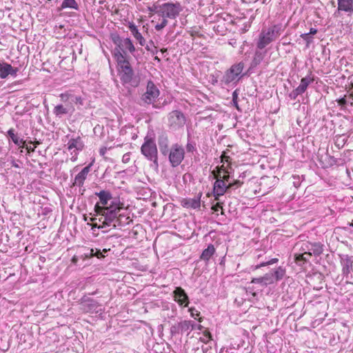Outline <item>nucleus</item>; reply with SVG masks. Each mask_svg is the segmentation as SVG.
<instances>
[{
  "label": "nucleus",
  "instance_id": "obj_1",
  "mask_svg": "<svg viewBox=\"0 0 353 353\" xmlns=\"http://www.w3.org/2000/svg\"><path fill=\"white\" fill-rule=\"evenodd\" d=\"M114 59L118 65L121 83L132 88L138 87L141 82L140 76L134 72L127 57L119 50H116Z\"/></svg>",
  "mask_w": 353,
  "mask_h": 353
},
{
  "label": "nucleus",
  "instance_id": "obj_2",
  "mask_svg": "<svg viewBox=\"0 0 353 353\" xmlns=\"http://www.w3.org/2000/svg\"><path fill=\"white\" fill-rule=\"evenodd\" d=\"M123 203L119 199L112 200L109 206L95 205L94 210L97 215L101 216L99 221L104 225L112 226L117 222L118 214L123 210Z\"/></svg>",
  "mask_w": 353,
  "mask_h": 353
},
{
  "label": "nucleus",
  "instance_id": "obj_3",
  "mask_svg": "<svg viewBox=\"0 0 353 353\" xmlns=\"http://www.w3.org/2000/svg\"><path fill=\"white\" fill-rule=\"evenodd\" d=\"M285 28L281 23L270 26L268 28H263L259 36L256 43L257 48L262 50L272 41H275L284 31Z\"/></svg>",
  "mask_w": 353,
  "mask_h": 353
},
{
  "label": "nucleus",
  "instance_id": "obj_4",
  "mask_svg": "<svg viewBox=\"0 0 353 353\" xmlns=\"http://www.w3.org/2000/svg\"><path fill=\"white\" fill-rule=\"evenodd\" d=\"M141 152L147 160L152 162V167L155 169L159 168L158 150L153 137L146 136L144 138V142L141 147Z\"/></svg>",
  "mask_w": 353,
  "mask_h": 353
},
{
  "label": "nucleus",
  "instance_id": "obj_5",
  "mask_svg": "<svg viewBox=\"0 0 353 353\" xmlns=\"http://www.w3.org/2000/svg\"><path fill=\"white\" fill-rule=\"evenodd\" d=\"M244 68V63L239 62L238 63L232 65L230 69H228L223 76L221 82L225 85H228L231 83H236L245 74H241Z\"/></svg>",
  "mask_w": 353,
  "mask_h": 353
},
{
  "label": "nucleus",
  "instance_id": "obj_6",
  "mask_svg": "<svg viewBox=\"0 0 353 353\" xmlns=\"http://www.w3.org/2000/svg\"><path fill=\"white\" fill-rule=\"evenodd\" d=\"M167 157L172 167L179 166L185 157V150L183 146L179 143L173 144Z\"/></svg>",
  "mask_w": 353,
  "mask_h": 353
},
{
  "label": "nucleus",
  "instance_id": "obj_7",
  "mask_svg": "<svg viewBox=\"0 0 353 353\" xmlns=\"http://www.w3.org/2000/svg\"><path fill=\"white\" fill-rule=\"evenodd\" d=\"M185 123L186 117L180 110H172L168 115V125L171 130H179L183 128Z\"/></svg>",
  "mask_w": 353,
  "mask_h": 353
},
{
  "label": "nucleus",
  "instance_id": "obj_8",
  "mask_svg": "<svg viewBox=\"0 0 353 353\" xmlns=\"http://www.w3.org/2000/svg\"><path fill=\"white\" fill-rule=\"evenodd\" d=\"M180 3H165L161 5L159 16L163 18L176 19L181 11Z\"/></svg>",
  "mask_w": 353,
  "mask_h": 353
},
{
  "label": "nucleus",
  "instance_id": "obj_9",
  "mask_svg": "<svg viewBox=\"0 0 353 353\" xmlns=\"http://www.w3.org/2000/svg\"><path fill=\"white\" fill-rule=\"evenodd\" d=\"M160 94L159 90L152 81H148L146 91L141 97V105H150L154 103Z\"/></svg>",
  "mask_w": 353,
  "mask_h": 353
},
{
  "label": "nucleus",
  "instance_id": "obj_10",
  "mask_svg": "<svg viewBox=\"0 0 353 353\" xmlns=\"http://www.w3.org/2000/svg\"><path fill=\"white\" fill-rule=\"evenodd\" d=\"M196 327H198L199 330H201V325H197L193 321L185 320L172 325L170 328V332L172 335L179 334H183L184 333H187V334L188 335L190 332L192 330L196 329Z\"/></svg>",
  "mask_w": 353,
  "mask_h": 353
},
{
  "label": "nucleus",
  "instance_id": "obj_11",
  "mask_svg": "<svg viewBox=\"0 0 353 353\" xmlns=\"http://www.w3.org/2000/svg\"><path fill=\"white\" fill-rule=\"evenodd\" d=\"M80 309L85 313L101 314L104 311V309L97 301L86 296L81 299Z\"/></svg>",
  "mask_w": 353,
  "mask_h": 353
},
{
  "label": "nucleus",
  "instance_id": "obj_12",
  "mask_svg": "<svg viewBox=\"0 0 353 353\" xmlns=\"http://www.w3.org/2000/svg\"><path fill=\"white\" fill-rule=\"evenodd\" d=\"M337 10L334 13L335 17H341L343 13L348 17L353 15V0H337Z\"/></svg>",
  "mask_w": 353,
  "mask_h": 353
},
{
  "label": "nucleus",
  "instance_id": "obj_13",
  "mask_svg": "<svg viewBox=\"0 0 353 353\" xmlns=\"http://www.w3.org/2000/svg\"><path fill=\"white\" fill-rule=\"evenodd\" d=\"M84 148V143L80 137L70 139L68 143V150L70 151L71 160L75 161L77 159L78 154Z\"/></svg>",
  "mask_w": 353,
  "mask_h": 353
},
{
  "label": "nucleus",
  "instance_id": "obj_14",
  "mask_svg": "<svg viewBox=\"0 0 353 353\" xmlns=\"http://www.w3.org/2000/svg\"><path fill=\"white\" fill-rule=\"evenodd\" d=\"M212 174L214 175L216 181L213 185L214 195L216 196V199H218V196L223 195L227 190L229 189L228 185L224 182V180L221 179V174H215V171H212Z\"/></svg>",
  "mask_w": 353,
  "mask_h": 353
},
{
  "label": "nucleus",
  "instance_id": "obj_15",
  "mask_svg": "<svg viewBox=\"0 0 353 353\" xmlns=\"http://www.w3.org/2000/svg\"><path fill=\"white\" fill-rule=\"evenodd\" d=\"M83 252L82 253H79V255H75L72 257V261L74 263H77L79 259H80L84 260L85 259H89L92 256H97L99 259L103 257V255L101 250L97 248H83Z\"/></svg>",
  "mask_w": 353,
  "mask_h": 353
},
{
  "label": "nucleus",
  "instance_id": "obj_16",
  "mask_svg": "<svg viewBox=\"0 0 353 353\" xmlns=\"http://www.w3.org/2000/svg\"><path fill=\"white\" fill-rule=\"evenodd\" d=\"M157 143L161 154L164 157H167L170 148L168 134L166 132L162 131L159 134Z\"/></svg>",
  "mask_w": 353,
  "mask_h": 353
},
{
  "label": "nucleus",
  "instance_id": "obj_17",
  "mask_svg": "<svg viewBox=\"0 0 353 353\" xmlns=\"http://www.w3.org/2000/svg\"><path fill=\"white\" fill-rule=\"evenodd\" d=\"M342 265V274L347 279L353 270V259L347 254L339 255Z\"/></svg>",
  "mask_w": 353,
  "mask_h": 353
},
{
  "label": "nucleus",
  "instance_id": "obj_18",
  "mask_svg": "<svg viewBox=\"0 0 353 353\" xmlns=\"http://www.w3.org/2000/svg\"><path fill=\"white\" fill-rule=\"evenodd\" d=\"M174 301L182 307H188L189 297L185 290L181 287H176L173 291Z\"/></svg>",
  "mask_w": 353,
  "mask_h": 353
},
{
  "label": "nucleus",
  "instance_id": "obj_19",
  "mask_svg": "<svg viewBox=\"0 0 353 353\" xmlns=\"http://www.w3.org/2000/svg\"><path fill=\"white\" fill-rule=\"evenodd\" d=\"M18 68H14L10 64L0 61V77L6 79L9 74L15 77L17 76Z\"/></svg>",
  "mask_w": 353,
  "mask_h": 353
},
{
  "label": "nucleus",
  "instance_id": "obj_20",
  "mask_svg": "<svg viewBox=\"0 0 353 353\" xmlns=\"http://www.w3.org/2000/svg\"><path fill=\"white\" fill-rule=\"evenodd\" d=\"M92 165V163H90L88 165H86L75 176L74 181V182L72 183V185L74 186V185H77V186H79V187L83 186V185L84 183V181L86 179L88 173L90 172V169H91Z\"/></svg>",
  "mask_w": 353,
  "mask_h": 353
},
{
  "label": "nucleus",
  "instance_id": "obj_21",
  "mask_svg": "<svg viewBox=\"0 0 353 353\" xmlns=\"http://www.w3.org/2000/svg\"><path fill=\"white\" fill-rule=\"evenodd\" d=\"M201 195L202 193L200 192L197 196H195L194 198L184 199L181 201V205L184 208L198 209L201 206Z\"/></svg>",
  "mask_w": 353,
  "mask_h": 353
},
{
  "label": "nucleus",
  "instance_id": "obj_22",
  "mask_svg": "<svg viewBox=\"0 0 353 353\" xmlns=\"http://www.w3.org/2000/svg\"><path fill=\"white\" fill-rule=\"evenodd\" d=\"M95 195L99 197V202L96 203V205H99V206H109L108 202L114 199L113 198L112 194L108 190H101L99 192H95Z\"/></svg>",
  "mask_w": 353,
  "mask_h": 353
},
{
  "label": "nucleus",
  "instance_id": "obj_23",
  "mask_svg": "<svg viewBox=\"0 0 353 353\" xmlns=\"http://www.w3.org/2000/svg\"><path fill=\"white\" fill-rule=\"evenodd\" d=\"M216 253V248L214 245L212 243L208 245L207 248L204 249L200 255V260L205 262L207 265L208 264L210 259L213 256V255Z\"/></svg>",
  "mask_w": 353,
  "mask_h": 353
},
{
  "label": "nucleus",
  "instance_id": "obj_24",
  "mask_svg": "<svg viewBox=\"0 0 353 353\" xmlns=\"http://www.w3.org/2000/svg\"><path fill=\"white\" fill-rule=\"evenodd\" d=\"M125 50H129V52L131 53H132L135 51V48H134L131 39L129 38L123 39V43L121 44V47L120 49H119L117 48H115L114 49L113 52H112L113 56L114 57L115 51L119 50L120 52L123 54L127 57L126 53L125 52Z\"/></svg>",
  "mask_w": 353,
  "mask_h": 353
},
{
  "label": "nucleus",
  "instance_id": "obj_25",
  "mask_svg": "<svg viewBox=\"0 0 353 353\" xmlns=\"http://www.w3.org/2000/svg\"><path fill=\"white\" fill-rule=\"evenodd\" d=\"M132 222V219L127 214L123 212H119L117 219V222L114 223L113 228H121Z\"/></svg>",
  "mask_w": 353,
  "mask_h": 353
},
{
  "label": "nucleus",
  "instance_id": "obj_26",
  "mask_svg": "<svg viewBox=\"0 0 353 353\" xmlns=\"http://www.w3.org/2000/svg\"><path fill=\"white\" fill-rule=\"evenodd\" d=\"M8 136L12 140V141L17 146L20 148L25 147V141L21 139L18 134L14 132V130L13 128H10L8 132Z\"/></svg>",
  "mask_w": 353,
  "mask_h": 353
},
{
  "label": "nucleus",
  "instance_id": "obj_27",
  "mask_svg": "<svg viewBox=\"0 0 353 353\" xmlns=\"http://www.w3.org/2000/svg\"><path fill=\"white\" fill-rule=\"evenodd\" d=\"M311 74L312 72H310V74L302 78L299 85L296 88L302 94L306 91L308 85L314 81V77H311Z\"/></svg>",
  "mask_w": 353,
  "mask_h": 353
},
{
  "label": "nucleus",
  "instance_id": "obj_28",
  "mask_svg": "<svg viewBox=\"0 0 353 353\" xmlns=\"http://www.w3.org/2000/svg\"><path fill=\"white\" fill-rule=\"evenodd\" d=\"M312 256V252H305L303 254H296L294 255L295 261L299 266H303L309 261L310 257Z\"/></svg>",
  "mask_w": 353,
  "mask_h": 353
},
{
  "label": "nucleus",
  "instance_id": "obj_29",
  "mask_svg": "<svg viewBox=\"0 0 353 353\" xmlns=\"http://www.w3.org/2000/svg\"><path fill=\"white\" fill-rule=\"evenodd\" d=\"M129 28L134 37L139 41V44L142 46H145V40L141 35V34L139 32L137 26L134 23H131L129 26Z\"/></svg>",
  "mask_w": 353,
  "mask_h": 353
},
{
  "label": "nucleus",
  "instance_id": "obj_30",
  "mask_svg": "<svg viewBox=\"0 0 353 353\" xmlns=\"http://www.w3.org/2000/svg\"><path fill=\"white\" fill-rule=\"evenodd\" d=\"M308 250L315 256H319L323 251V245L320 243H312L311 244V248H308Z\"/></svg>",
  "mask_w": 353,
  "mask_h": 353
},
{
  "label": "nucleus",
  "instance_id": "obj_31",
  "mask_svg": "<svg viewBox=\"0 0 353 353\" xmlns=\"http://www.w3.org/2000/svg\"><path fill=\"white\" fill-rule=\"evenodd\" d=\"M61 9H65V8H72L74 10H78L79 6L75 0H63L61 6Z\"/></svg>",
  "mask_w": 353,
  "mask_h": 353
},
{
  "label": "nucleus",
  "instance_id": "obj_32",
  "mask_svg": "<svg viewBox=\"0 0 353 353\" xmlns=\"http://www.w3.org/2000/svg\"><path fill=\"white\" fill-rule=\"evenodd\" d=\"M68 109L61 104L56 105L53 110V113L57 117H61L62 115L68 114Z\"/></svg>",
  "mask_w": 353,
  "mask_h": 353
},
{
  "label": "nucleus",
  "instance_id": "obj_33",
  "mask_svg": "<svg viewBox=\"0 0 353 353\" xmlns=\"http://www.w3.org/2000/svg\"><path fill=\"white\" fill-rule=\"evenodd\" d=\"M263 59V54L259 51H256L254 58L251 62V68H255L261 63Z\"/></svg>",
  "mask_w": 353,
  "mask_h": 353
},
{
  "label": "nucleus",
  "instance_id": "obj_34",
  "mask_svg": "<svg viewBox=\"0 0 353 353\" xmlns=\"http://www.w3.org/2000/svg\"><path fill=\"white\" fill-rule=\"evenodd\" d=\"M285 274V270L282 267L277 268L273 273H272V276L275 279V282L279 280H281Z\"/></svg>",
  "mask_w": 353,
  "mask_h": 353
},
{
  "label": "nucleus",
  "instance_id": "obj_35",
  "mask_svg": "<svg viewBox=\"0 0 353 353\" xmlns=\"http://www.w3.org/2000/svg\"><path fill=\"white\" fill-rule=\"evenodd\" d=\"M185 149L188 153H193L194 152L196 151V143L188 139L185 145Z\"/></svg>",
  "mask_w": 353,
  "mask_h": 353
},
{
  "label": "nucleus",
  "instance_id": "obj_36",
  "mask_svg": "<svg viewBox=\"0 0 353 353\" xmlns=\"http://www.w3.org/2000/svg\"><path fill=\"white\" fill-rule=\"evenodd\" d=\"M278 261H279V259H276V258L269 259V260H268L266 261L262 262V263L255 265L254 267L253 270H257L259 268H261V267H263V266H265V265H272V264L276 263L278 262Z\"/></svg>",
  "mask_w": 353,
  "mask_h": 353
},
{
  "label": "nucleus",
  "instance_id": "obj_37",
  "mask_svg": "<svg viewBox=\"0 0 353 353\" xmlns=\"http://www.w3.org/2000/svg\"><path fill=\"white\" fill-rule=\"evenodd\" d=\"M263 280V285H268L269 284L274 283L275 282V279L274 276L271 274H265L263 276H262Z\"/></svg>",
  "mask_w": 353,
  "mask_h": 353
},
{
  "label": "nucleus",
  "instance_id": "obj_38",
  "mask_svg": "<svg viewBox=\"0 0 353 353\" xmlns=\"http://www.w3.org/2000/svg\"><path fill=\"white\" fill-rule=\"evenodd\" d=\"M216 168L219 170V173L218 174H220L221 172V170H223L224 171L225 174H223V176H221V179L222 180H224V182L226 183V182H228V183L230 182V174L228 173V171H226L225 169H224V166L223 165H221V167H216Z\"/></svg>",
  "mask_w": 353,
  "mask_h": 353
},
{
  "label": "nucleus",
  "instance_id": "obj_39",
  "mask_svg": "<svg viewBox=\"0 0 353 353\" xmlns=\"http://www.w3.org/2000/svg\"><path fill=\"white\" fill-rule=\"evenodd\" d=\"M113 43L117 46L116 48L120 49L121 44L123 43V39H122L119 34H113L112 36Z\"/></svg>",
  "mask_w": 353,
  "mask_h": 353
},
{
  "label": "nucleus",
  "instance_id": "obj_40",
  "mask_svg": "<svg viewBox=\"0 0 353 353\" xmlns=\"http://www.w3.org/2000/svg\"><path fill=\"white\" fill-rule=\"evenodd\" d=\"M113 43L117 46L116 48L120 49L121 44L123 43V39H122L119 34H113L112 36Z\"/></svg>",
  "mask_w": 353,
  "mask_h": 353
},
{
  "label": "nucleus",
  "instance_id": "obj_41",
  "mask_svg": "<svg viewBox=\"0 0 353 353\" xmlns=\"http://www.w3.org/2000/svg\"><path fill=\"white\" fill-rule=\"evenodd\" d=\"M243 182L239 179L234 180L232 182H230L228 185L229 189H236L243 185Z\"/></svg>",
  "mask_w": 353,
  "mask_h": 353
},
{
  "label": "nucleus",
  "instance_id": "obj_42",
  "mask_svg": "<svg viewBox=\"0 0 353 353\" xmlns=\"http://www.w3.org/2000/svg\"><path fill=\"white\" fill-rule=\"evenodd\" d=\"M306 43V48H309L310 45L313 42L312 36L309 35V34L303 33L300 36Z\"/></svg>",
  "mask_w": 353,
  "mask_h": 353
},
{
  "label": "nucleus",
  "instance_id": "obj_43",
  "mask_svg": "<svg viewBox=\"0 0 353 353\" xmlns=\"http://www.w3.org/2000/svg\"><path fill=\"white\" fill-rule=\"evenodd\" d=\"M148 10L150 13H157L159 16V11L161 10V5L154 3L152 6L148 7Z\"/></svg>",
  "mask_w": 353,
  "mask_h": 353
},
{
  "label": "nucleus",
  "instance_id": "obj_44",
  "mask_svg": "<svg viewBox=\"0 0 353 353\" xmlns=\"http://www.w3.org/2000/svg\"><path fill=\"white\" fill-rule=\"evenodd\" d=\"M336 101L338 103V105L341 106V110H345L346 108V105L348 103L345 99V96L344 97L336 99Z\"/></svg>",
  "mask_w": 353,
  "mask_h": 353
},
{
  "label": "nucleus",
  "instance_id": "obj_45",
  "mask_svg": "<svg viewBox=\"0 0 353 353\" xmlns=\"http://www.w3.org/2000/svg\"><path fill=\"white\" fill-rule=\"evenodd\" d=\"M168 20L165 18H163L161 22L155 26V30L160 31L168 25Z\"/></svg>",
  "mask_w": 353,
  "mask_h": 353
},
{
  "label": "nucleus",
  "instance_id": "obj_46",
  "mask_svg": "<svg viewBox=\"0 0 353 353\" xmlns=\"http://www.w3.org/2000/svg\"><path fill=\"white\" fill-rule=\"evenodd\" d=\"M292 178L293 185L296 188H298L301 185V183L300 176L299 175H293Z\"/></svg>",
  "mask_w": 353,
  "mask_h": 353
},
{
  "label": "nucleus",
  "instance_id": "obj_47",
  "mask_svg": "<svg viewBox=\"0 0 353 353\" xmlns=\"http://www.w3.org/2000/svg\"><path fill=\"white\" fill-rule=\"evenodd\" d=\"M301 94H302V93L297 88H296L289 94V97L292 100H295L297 98V97Z\"/></svg>",
  "mask_w": 353,
  "mask_h": 353
},
{
  "label": "nucleus",
  "instance_id": "obj_48",
  "mask_svg": "<svg viewBox=\"0 0 353 353\" xmlns=\"http://www.w3.org/2000/svg\"><path fill=\"white\" fill-rule=\"evenodd\" d=\"M70 102H74L75 103H79L80 105L83 104V100L81 97H78L76 95L72 94L70 97Z\"/></svg>",
  "mask_w": 353,
  "mask_h": 353
},
{
  "label": "nucleus",
  "instance_id": "obj_49",
  "mask_svg": "<svg viewBox=\"0 0 353 353\" xmlns=\"http://www.w3.org/2000/svg\"><path fill=\"white\" fill-rule=\"evenodd\" d=\"M72 95V94H69V93H62L60 94V98L63 102H66L68 101H70V97Z\"/></svg>",
  "mask_w": 353,
  "mask_h": 353
},
{
  "label": "nucleus",
  "instance_id": "obj_50",
  "mask_svg": "<svg viewBox=\"0 0 353 353\" xmlns=\"http://www.w3.org/2000/svg\"><path fill=\"white\" fill-rule=\"evenodd\" d=\"M237 100H238V94L236 92V90H235L232 93V102L234 103V105L236 108V109L239 110Z\"/></svg>",
  "mask_w": 353,
  "mask_h": 353
},
{
  "label": "nucleus",
  "instance_id": "obj_51",
  "mask_svg": "<svg viewBox=\"0 0 353 353\" xmlns=\"http://www.w3.org/2000/svg\"><path fill=\"white\" fill-rule=\"evenodd\" d=\"M251 283H258V284H261V285H263V280L262 276L259 277V278H253Z\"/></svg>",
  "mask_w": 353,
  "mask_h": 353
},
{
  "label": "nucleus",
  "instance_id": "obj_52",
  "mask_svg": "<svg viewBox=\"0 0 353 353\" xmlns=\"http://www.w3.org/2000/svg\"><path fill=\"white\" fill-rule=\"evenodd\" d=\"M233 350L234 348L232 347H223L221 349L219 353H233Z\"/></svg>",
  "mask_w": 353,
  "mask_h": 353
},
{
  "label": "nucleus",
  "instance_id": "obj_53",
  "mask_svg": "<svg viewBox=\"0 0 353 353\" xmlns=\"http://www.w3.org/2000/svg\"><path fill=\"white\" fill-rule=\"evenodd\" d=\"M222 206H221V204L219 203H216L215 205H214L212 208V209L214 211V212H218L219 210V208H221Z\"/></svg>",
  "mask_w": 353,
  "mask_h": 353
},
{
  "label": "nucleus",
  "instance_id": "obj_54",
  "mask_svg": "<svg viewBox=\"0 0 353 353\" xmlns=\"http://www.w3.org/2000/svg\"><path fill=\"white\" fill-rule=\"evenodd\" d=\"M201 350L203 353H212L211 348H209L208 347L202 345Z\"/></svg>",
  "mask_w": 353,
  "mask_h": 353
},
{
  "label": "nucleus",
  "instance_id": "obj_55",
  "mask_svg": "<svg viewBox=\"0 0 353 353\" xmlns=\"http://www.w3.org/2000/svg\"><path fill=\"white\" fill-rule=\"evenodd\" d=\"M154 46V42L151 40L150 41V42L146 44L145 46V49L148 50V51H150L152 48V47Z\"/></svg>",
  "mask_w": 353,
  "mask_h": 353
},
{
  "label": "nucleus",
  "instance_id": "obj_56",
  "mask_svg": "<svg viewBox=\"0 0 353 353\" xmlns=\"http://www.w3.org/2000/svg\"><path fill=\"white\" fill-rule=\"evenodd\" d=\"M317 32H318V30H317L316 28H311L310 29V32H307V34H309V35L312 36V35H314V34H316Z\"/></svg>",
  "mask_w": 353,
  "mask_h": 353
},
{
  "label": "nucleus",
  "instance_id": "obj_57",
  "mask_svg": "<svg viewBox=\"0 0 353 353\" xmlns=\"http://www.w3.org/2000/svg\"><path fill=\"white\" fill-rule=\"evenodd\" d=\"M190 311L191 312L192 316H194L195 315L198 316L199 314V312L196 310H195L194 308H190Z\"/></svg>",
  "mask_w": 353,
  "mask_h": 353
},
{
  "label": "nucleus",
  "instance_id": "obj_58",
  "mask_svg": "<svg viewBox=\"0 0 353 353\" xmlns=\"http://www.w3.org/2000/svg\"><path fill=\"white\" fill-rule=\"evenodd\" d=\"M106 151H107V148L105 147H103V148H100L99 150V154L101 155V156H104L105 154L106 153Z\"/></svg>",
  "mask_w": 353,
  "mask_h": 353
},
{
  "label": "nucleus",
  "instance_id": "obj_59",
  "mask_svg": "<svg viewBox=\"0 0 353 353\" xmlns=\"http://www.w3.org/2000/svg\"><path fill=\"white\" fill-rule=\"evenodd\" d=\"M28 152H34V148H32L30 146H28L27 145L25 144V147H24Z\"/></svg>",
  "mask_w": 353,
  "mask_h": 353
},
{
  "label": "nucleus",
  "instance_id": "obj_60",
  "mask_svg": "<svg viewBox=\"0 0 353 353\" xmlns=\"http://www.w3.org/2000/svg\"><path fill=\"white\" fill-rule=\"evenodd\" d=\"M152 48H151V50H150V52H152V54H157V53L158 52V50H157V47H155V46H154Z\"/></svg>",
  "mask_w": 353,
  "mask_h": 353
},
{
  "label": "nucleus",
  "instance_id": "obj_61",
  "mask_svg": "<svg viewBox=\"0 0 353 353\" xmlns=\"http://www.w3.org/2000/svg\"><path fill=\"white\" fill-rule=\"evenodd\" d=\"M219 264L221 265H225V256H223L221 258Z\"/></svg>",
  "mask_w": 353,
  "mask_h": 353
},
{
  "label": "nucleus",
  "instance_id": "obj_62",
  "mask_svg": "<svg viewBox=\"0 0 353 353\" xmlns=\"http://www.w3.org/2000/svg\"><path fill=\"white\" fill-rule=\"evenodd\" d=\"M351 98H352V101L349 102V103L350 104V105H353V95H351Z\"/></svg>",
  "mask_w": 353,
  "mask_h": 353
},
{
  "label": "nucleus",
  "instance_id": "obj_63",
  "mask_svg": "<svg viewBox=\"0 0 353 353\" xmlns=\"http://www.w3.org/2000/svg\"><path fill=\"white\" fill-rule=\"evenodd\" d=\"M154 60L157 61L159 63L161 61V59L158 57H154Z\"/></svg>",
  "mask_w": 353,
  "mask_h": 353
},
{
  "label": "nucleus",
  "instance_id": "obj_64",
  "mask_svg": "<svg viewBox=\"0 0 353 353\" xmlns=\"http://www.w3.org/2000/svg\"><path fill=\"white\" fill-rule=\"evenodd\" d=\"M12 166H14L15 168H18L19 167V165L16 163H14V161L12 162Z\"/></svg>",
  "mask_w": 353,
  "mask_h": 353
}]
</instances>
